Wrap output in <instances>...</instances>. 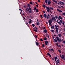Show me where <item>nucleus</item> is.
<instances>
[{"mask_svg": "<svg viewBox=\"0 0 65 65\" xmlns=\"http://www.w3.org/2000/svg\"><path fill=\"white\" fill-rule=\"evenodd\" d=\"M40 16L41 17V18H42H42H43L42 16V15H40Z\"/></svg>", "mask_w": 65, "mask_h": 65, "instance_id": "nucleus-50", "label": "nucleus"}, {"mask_svg": "<svg viewBox=\"0 0 65 65\" xmlns=\"http://www.w3.org/2000/svg\"><path fill=\"white\" fill-rule=\"evenodd\" d=\"M51 23H49V24L50 25V26H52V24H51Z\"/></svg>", "mask_w": 65, "mask_h": 65, "instance_id": "nucleus-33", "label": "nucleus"}, {"mask_svg": "<svg viewBox=\"0 0 65 65\" xmlns=\"http://www.w3.org/2000/svg\"><path fill=\"white\" fill-rule=\"evenodd\" d=\"M48 50L49 52H51V49H49Z\"/></svg>", "mask_w": 65, "mask_h": 65, "instance_id": "nucleus-37", "label": "nucleus"}, {"mask_svg": "<svg viewBox=\"0 0 65 65\" xmlns=\"http://www.w3.org/2000/svg\"><path fill=\"white\" fill-rule=\"evenodd\" d=\"M48 17H49V18H51V16L50 15V14H48Z\"/></svg>", "mask_w": 65, "mask_h": 65, "instance_id": "nucleus-35", "label": "nucleus"}, {"mask_svg": "<svg viewBox=\"0 0 65 65\" xmlns=\"http://www.w3.org/2000/svg\"><path fill=\"white\" fill-rule=\"evenodd\" d=\"M51 51H52L53 52H54V50L53 48H52L51 49Z\"/></svg>", "mask_w": 65, "mask_h": 65, "instance_id": "nucleus-25", "label": "nucleus"}, {"mask_svg": "<svg viewBox=\"0 0 65 65\" xmlns=\"http://www.w3.org/2000/svg\"><path fill=\"white\" fill-rule=\"evenodd\" d=\"M30 4H32V2H30Z\"/></svg>", "mask_w": 65, "mask_h": 65, "instance_id": "nucleus-54", "label": "nucleus"}, {"mask_svg": "<svg viewBox=\"0 0 65 65\" xmlns=\"http://www.w3.org/2000/svg\"><path fill=\"white\" fill-rule=\"evenodd\" d=\"M53 1L54 2H55L57 4H58V2L57 1H55V0H53Z\"/></svg>", "mask_w": 65, "mask_h": 65, "instance_id": "nucleus-11", "label": "nucleus"}, {"mask_svg": "<svg viewBox=\"0 0 65 65\" xmlns=\"http://www.w3.org/2000/svg\"><path fill=\"white\" fill-rule=\"evenodd\" d=\"M56 38L58 41H59V42H61V41H62V40L61 39H60V38L58 37H56Z\"/></svg>", "mask_w": 65, "mask_h": 65, "instance_id": "nucleus-2", "label": "nucleus"}, {"mask_svg": "<svg viewBox=\"0 0 65 65\" xmlns=\"http://www.w3.org/2000/svg\"><path fill=\"white\" fill-rule=\"evenodd\" d=\"M62 24L63 25H64V24H64V23L63 22H62Z\"/></svg>", "mask_w": 65, "mask_h": 65, "instance_id": "nucleus-57", "label": "nucleus"}, {"mask_svg": "<svg viewBox=\"0 0 65 65\" xmlns=\"http://www.w3.org/2000/svg\"><path fill=\"white\" fill-rule=\"evenodd\" d=\"M62 59H63H63H64V60H65V59L64 58V57H63V56H62Z\"/></svg>", "mask_w": 65, "mask_h": 65, "instance_id": "nucleus-23", "label": "nucleus"}, {"mask_svg": "<svg viewBox=\"0 0 65 65\" xmlns=\"http://www.w3.org/2000/svg\"><path fill=\"white\" fill-rule=\"evenodd\" d=\"M58 36H59V37H61V34H59L58 35Z\"/></svg>", "mask_w": 65, "mask_h": 65, "instance_id": "nucleus-27", "label": "nucleus"}, {"mask_svg": "<svg viewBox=\"0 0 65 65\" xmlns=\"http://www.w3.org/2000/svg\"><path fill=\"white\" fill-rule=\"evenodd\" d=\"M47 19H48L49 18V17H48L47 16Z\"/></svg>", "mask_w": 65, "mask_h": 65, "instance_id": "nucleus-58", "label": "nucleus"}, {"mask_svg": "<svg viewBox=\"0 0 65 65\" xmlns=\"http://www.w3.org/2000/svg\"><path fill=\"white\" fill-rule=\"evenodd\" d=\"M55 18H56V19H58V17H57V16H56L55 17Z\"/></svg>", "mask_w": 65, "mask_h": 65, "instance_id": "nucleus-51", "label": "nucleus"}, {"mask_svg": "<svg viewBox=\"0 0 65 65\" xmlns=\"http://www.w3.org/2000/svg\"><path fill=\"white\" fill-rule=\"evenodd\" d=\"M43 32L44 33H47V30L46 29H45L43 30Z\"/></svg>", "mask_w": 65, "mask_h": 65, "instance_id": "nucleus-15", "label": "nucleus"}, {"mask_svg": "<svg viewBox=\"0 0 65 65\" xmlns=\"http://www.w3.org/2000/svg\"><path fill=\"white\" fill-rule=\"evenodd\" d=\"M48 23H52L53 22V21L52 20V19H50V20H49L48 21Z\"/></svg>", "mask_w": 65, "mask_h": 65, "instance_id": "nucleus-4", "label": "nucleus"}, {"mask_svg": "<svg viewBox=\"0 0 65 65\" xmlns=\"http://www.w3.org/2000/svg\"><path fill=\"white\" fill-rule=\"evenodd\" d=\"M43 7H44V8H45V5L44 4H43Z\"/></svg>", "mask_w": 65, "mask_h": 65, "instance_id": "nucleus-20", "label": "nucleus"}, {"mask_svg": "<svg viewBox=\"0 0 65 65\" xmlns=\"http://www.w3.org/2000/svg\"><path fill=\"white\" fill-rule=\"evenodd\" d=\"M60 22L61 23H62V21L61 20H60Z\"/></svg>", "mask_w": 65, "mask_h": 65, "instance_id": "nucleus-44", "label": "nucleus"}, {"mask_svg": "<svg viewBox=\"0 0 65 65\" xmlns=\"http://www.w3.org/2000/svg\"><path fill=\"white\" fill-rule=\"evenodd\" d=\"M29 21L30 22H32V20H31V19H29Z\"/></svg>", "mask_w": 65, "mask_h": 65, "instance_id": "nucleus-49", "label": "nucleus"}, {"mask_svg": "<svg viewBox=\"0 0 65 65\" xmlns=\"http://www.w3.org/2000/svg\"><path fill=\"white\" fill-rule=\"evenodd\" d=\"M34 30L35 31V32H37V30L34 29Z\"/></svg>", "mask_w": 65, "mask_h": 65, "instance_id": "nucleus-48", "label": "nucleus"}, {"mask_svg": "<svg viewBox=\"0 0 65 65\" xmlns=\"http://www.w3.org/2000/svg\"><path fill=\"white\" fill-rule=\"evenodd\" d=\"M34 10H36V7H35L34 8Z\"/></svg>", "mask_w": 65, "mask_h": 65, "instance_id": "nucleus-38", "label": "nucleus"}, {"mask_svg": "<svg viewBox=\"0 0 65 65\" xmlns=\"http://www.w3.org/2000/svg\"><path fill=\"white\" fill-rule=\"evenodd\" d=\"M59 18H60V19H62V17H61V16H59Z\"/></svg>", "mask_w": 65, "mask_h": 65, "instance_id": "nucleus-29", "label": "nucleus"}, {"mask_svg": "<svg viewBox=\"0 0 65 65\" xmlns=\"http://www.w3.org/2000/svg\"><path fill=\"white\" fill-rule=\"evenodd\" d=\"M29 24H31V21H29Z\"/></svg>", "mask_w": 65, "mask_h": 65, "instance_id": "nucleus-55", "label": "nucleus"}, {"mask_svg": "<svg viewBox=\"0 0 65 65\" xmlns=\"http://www.w3.org/2000/svg\"><path fill=\"white\" fill-rule=\"evenodd\" d=\"M54 27H55V29L56 31V33H57V34H58V33H59V32H58V25L57 26L56 25H55Z\"/></svg>", "mask_w": 65, "mask_h": 65, "instance_id": "nucleus-1", "label": "nucleus"}, {"mask_svg": "<svg viewBox=\"0 0 65 65\" xmlns=\"http://www.w3.org/2000/svg\"><path fill=\"white\" fill-rule=\"evenodd\" d=\"M51 31L52 32H54V30H51Z\"/></svg>", "mask_w": 65, "mask_h": 65, "instance_id": "nucleus-52", "label": "nucleus"}, {"mask_svg": "<svg viewBox=\"0 0 65 65\" xmlns=\"http://www.w3.org/2000/svg\"><path fill=\"white\" fill-rule=\"evenodd\" d=\"M29 10H31V9L30 7H29Z\"/></svg>", "mask_w": 65, "mask_h": 65, "instance_id": "nucleus-43", "label": "nucleus"}, {"mask_svg": "<svg viewBox=\"0 0 65 65\" xmlns=\"http://www.w3.org/2000/svg\"><path fill=\"white\" fill-rule=\"evenodd\" d=\"M58 51L60 53H61V51H60V50H58Z\"/></svg>", "mask_w": 65, "mask_h": 65, "instance_id": "nucleus-41", "label": "nucleus"}, {"mask_svg": "<svg viewBox=\"0 0 65 65\" xmlns=\"http://www.w3.org/2000/svg\"><path fill=\"white\" fill-rule=\"evenodd\" d=\"M40 41H43V40H42V39L41 38L40 39Z\"/></svg>", "mask_w": 65, "mask_h": 65, "instance_id": "nucleus-34", "label": "nucleus"}, {"mask_svg": "<svg viewBox=\"0 0 65 65\" xmlns=\"http://www.w3.org/2000/svg\"><path fill=\"white\" fill-rule=\"evenodd\" d=\"M42 46L43 47H44V46H44V44H42Z\"/></svg>", "mask_w": 65, "mask_h": 65, "instance_id": "nucleus-28", "label": "nucleus"}, {"mask_svg": "<svg viewBox=\"0 0 65 65\" xmlns=\"http://www.w3.org/2000/svg\"><path fill=\"white\" fill-rule=\"evenodd\" d=\"M58 7L59 8H61V7H60V6H58Z\"/></svg>", "mask_w": 65, "mask_h": 65, "instance_id": "nucleus-47", "label": "nucleus"}, {"mask_svg": "<svg viewBox=\"0 0 65 65\" xmlns=\"http://www.w3.org/2000/svg\"><path fill=\"white\" fill-rule=\"evenodd\" d=\"M63 43H64V44H65V41L64 40L63 41Z\"/></svg>", "mask_w": 65, "mask_h": 65, "instance_id": "nucleus-53", "label": "nucleus"}, {"mask_svg": "<svg viewBox=\"0 0 65 65\" xmlns=\"http://www.w3.org/2000/svg\"><path fill=\"white\" fill-rule=\"evenodd\" d=\"M28 12H29V13H32V11H31V10H30V11H28Z\"/></svg>", "mask_w": 65, "mask_h": 65, "instance_id": "nucleus-22", "label": "nucleus"}, {"mask_svg": "<svg viewBox=\"0 0 65 65\" xmlns=\"http://www.w3.org/2000/svg\"><path fill=\"white\" fill-rule=\"evenodd\" d=\"M43 13H45V11H43Z\"/></svg>", "mask_w": 65, "mask_h": 65, "instance_id": "nucleus-64", "label": "nucleus"}, {"mask_svg": "<svg viewBox=\"0 0 65 65\" xmlns=\"http://www.w3.org/2000/svg\"><path fill=\"white\" fill-rule=\"evenodd\" d=\"M36 45H37V46H38V44H39L38 43V42H36Z\"/></svg>", "mask_w": 65, "mask_h": 65, "instance_id": "nucleus-17", "label": "nucleus"}, {"mask_svg": "<svg viewBox=\"0 0 65 65\" xmlns=\"http://www.w3.org/2000/svg\"><path fill=\"white\" fill-rule=\"evenodd\" d=\"M48 1H47V0H45V2L46 4H47Z\"/></svg>", "mask_w": 65, "mask_h": 65, "instance_id": "nucleus-18", "label": "nucleus"}, {"mask_svg": "<svg viewBox=\"0 0 65 65\" xmlns=\"http://www.w3.org/2000/svg\"><path fill=\"white\" fill-rule=\"evenodd\" d=\"M38 2H40V0H38Z\"/></svg>", "mask_w": 65, "mask_h": 65, "instance_id": "nucleus-56", "label": "nucleus"}, {"mask_svg": "<svg viewBox=\"0 0 65 65\" xmlns=\"http://www.w3.org/2000/svg\"><path fill=\"white\" fill-rule=\"evenodd\" d=\"M51 29H55V27H54V26H51Z\"/></svg>", "mask_w": 65, "mask_h": 65, "instance_id": "nucleus-13", "label": "nucleus"}, {"mask_svg": "<svg viewBox=\"0 0 65 65\" xmlns=\"http://www.w3.org/2000/svg\"><path fill=\"white\" fill-rule=\"evenodd\" d=\"M19 10H20V11L21 12H23V11H22V9H19Z\"/></svg>", "mask_w": 65, "mask_h": 65, "instance_id": "nucleus-31", "label": "nucleus"}, {"mask_svg": "<svg viewBox=\"0 0 65 65\" xmlns=\"http://www.w3.org/2000/svg\"><path fill=\"white\" fill-rule=\"evenodd\" d=\"M35 29H36V30H37V28L36 27H35Z\"/></svg>", "mask_w": 65, "mask_h": 65, "instance_id": "nucleus-62", "label": "nucleus"}, {"mask_svg": "<svg viewBox=\"0 0 65 65\" xmlns=\"http://www.w3.org/2000/svg\"><path fill=\"white\" fill-rule=\"evenodd\" d=\"M54 41L55 42H57V39H54Z\"/></svg>", "mask_w": 65, "mask_h": 65, "instance_id": "nucleus-14", "label": "nucleus"}, {"mask_svg": "<svg viewBox=\"0 0 65 65\" xmlns=\"http://www.w3.org/2000/svg\"><path fill=\"white\" fill-rule=\"evenodd\" d=\"M56 45H57V46H59V45H58V43H57V44H56Z\"/></svg>", "mask_w": 65, "mask_h": 65, "instance_id": "nucleus-45", "label": "nucleus"}, {"mask_svg": "<svg viewBox=\"0 0 65 65\" xmlns=\"http://www.w3.org/2000/svg\"><path fill=\"white\" fill-rule=\"evenodd\" d=\"M46 36H47V37H48V38H49V36H48V34H46Z\"/></svg>", "mask_w": 65, "mask_h": 65, "instance_id": "nucleus-21", "label": "nucleus"}, {"mask_svg": "<svg viewBox=\"0 0 65 65\" xmlns=\"http://www.w3.org/2000/svg\"><path fill=\"white\" fill-rule=\"evenodd\" d=\"M59 2L60 4L64 5V4H65L64 2Z\"/></svg>", "mask_w": 65, "mask_h": 65, "instance_id": "nucleus-9", "label": "nucleus"}, {"mask_svg": "<svg viewBox=\"0 0 65 65\" xmlns=\"http://www.w3.org/2000/svg\"><path fill=\"white\" fill-rule=\"evenodd\" d=\"M32 27H34L35 26V25L34 24H32Z\"/></svg>", "mask_w": 65, "mask_h": 65, "instance_id": "nucleus-39", "label": "nucleus"}, {"mask_svg": "<svg viewBox=\"0 0 65 65\" xmlns=\"http://www.w3.org/2000/svg\"><path fill=\"white\" fill-rule=\"evenodd\" d=\"M36 3L37 4V5H36V6H37V7H38V4H37V3Z\"/></svg>", "mask_w": 65, "mask_h": 65, "instance_id": "nucleus-42", "label": "nucleus"}, {"mask_svg": "<svg viewBox=\"0 0 65 65\" xmlns=\"http://www.w3.org/2000/svg\"><path fill=\"white\" fill-rule=\"evenodd\" d=\"M28 6V7H30V5L29 4H27Z\"/></svg>", "mask_w": 65, "mask_h": 65, "instance_id": "nucleus-36", "label": "nucleus"}, {"mask_svg": "<svg viewBox=\"0 0 65 65\" xmlns=\"http://www.w3.org/2000/svg\"><path fill=\"white\" fill-rule=\"evenodd\" d=\"M47 55L48 56H50L51 57V55H50V54L48 52L47 53Z\"/></svg>", "mask_w": 65, "mask_h": 65, "instance_id": "nucleus-16", "label": "nucleus"}, {"mask_svg": "<svg viewBox=\"0 0 65 65\" xmlns=\"http://www.w3.org/2000/svg\"><path fill=\"white\" fill-rule=\"evenodd\" d=\"M57 59V57H55V61H56Z\"/></svg>", "mask_w": 65, "mask_h": 65, "instance_id": "nucleus-19", "label": "nucleus"}, {"mask_svg": "<svg viewBox=\"0 0 65 65\" xmlns=\"http://www.w3.org/2000/svg\"><path fill=\"white\" fill-rule=\"evenodd\" d=\"M44 40H47V38L45 37L44 38Z\"/></svg>", "mask_w": 65, "mask_h": 65, "instance_id": "nucleus-24", "label": "nucleus"}, {"mask_svg": "<svg viewBox=\"0 0 65 65\" xmlns=\"http://www.w3.org/2000/svg\"><path fill=\"white\" fill-rule=\"evenodd\" d=\"M36 12H38V10L36 9Z\"/></svg>", "mask_w": 65, "mask_h": 65, "instance_id": "nucleus-46", "label": "nucleus"}, {"mask_svg": "<svg viewBox=\"0 0 65 65\" xmlns=\"http://www.w3.org/2000/svg\"><path fill=\"white\" fill-rule=\"evenodd\" d=\"M60 60L59 59H58L56 61V64H58L59 63V62H60Z\"/></svg>", "mask_w": 65, "mask_h": 65, "instance_id": "nucleus-3", "label": "nucleus"}, {"mask_svg": "<svg viewBox=\"0 0 65 65\" xmlns=\"http://www.w3.org/2000/svg\"><path fill=\"white\" fill-rule=\"evenodd\" d=\"M48 43V42L47 41H45V44L46 45H47V43Z\"/></svg>", "mask_w": 65, "mask_h": 65, "instance_id": "nucleus-7", "label": "nucleus"}, {"mask_svg": "<svg viewBox=\"0 0 65 65\" xmlns=\"http://www.w3.org/2000/svg\"><path fill=\"white\" fill-rule=\"evenodd\" d=\"M35 37H36V38H37V36L35 35Z\"/></svg>", "mask_w": 65, "mask_h": 65, "instance_id": "nucleus-63", "label": "nucleus"}, {"mask_svg": "<svg viewBox=\"0 0 65 65\" xmlns=\"http://www.w3.org/2000/svg\"><path fill=\"white\" fill-rule=\"evenodd\" d=\"M60 56L61 58H62V56H61V55H60Z\"/></svg>", "mask_w": 65, "mask_h": 65, "instance_id": "nucleus-61", "label": "nucleus"}, {"mask_svg": "<svg viewBox=\"0 0 65 65\" xmlns=\"http://www.w3.org/2000/svg\"><path fill=\"white\" fill-rule=\"evenodd\" d=\"M52 20L53 21H56V19L55 17H52Z\"/></svg>", "mask_w": 65, "mask_h": 65, "instance_id": "nucleus-6", "label": "nucleus"}, {"mask_svg": "<svg viewBox=\"0 0 65 65\" xmlns=\"http://www.w3.org/2000/svg\"><path fill=\"white\" fill-rule=\"evenodd\" d=\"M48 5H50L51 3V1H50V0H48Z\"/></svg>", "mask_w": 65, "mask_h": 65, "instance_id": "nucleus-10", "label": "nucleus"}, {"mask_svg": "<svg viewBox=\"0 0 65 65\" xmlns=\"http://www.w3.org/2000/svg\"><path fill=\"white\" fill-rule=\"evenodd\" d=\"M58 23L59 24V25H61V23H60V21H59L58 22Z\"/></svg>", "mask_w": 65, "mask_h": 65, "instance_id": "nucleus-30", "label": "nucleus"}, {"mask_svg": "<svg viewBox=\"0 0 65 65\" xmlns=\"http://www.w3.org/2000/svg\"><path fill=\"white\" fill-rule=\"evenodd\" d=\"M61 6L62 8H64V7H63V6Z\"/></svg>", "mask_w": 65, "mask_h": 65, "instance_id": "nucleus-60", "label": "nucleus"}, {"mask_svg": "<svg viewBox=\"0 0 65 65\" xmlns=\"http://www.w3.org/2000/svg\"><path fill=\"white\" fill-rule=\"evenodd\" d=\"M58 19L59 20H60V18H58Z\"/></svg>", "mask_w": 65, "mask_h": 65, "instance_id": "nucleus-59", "label": "nucleus"}, {"mask_svg": "<svg viewBox=\"0 0 65 65\" xmlns=\"http://www.w3.org/2000/svg\"><path fill=\"white\" fill-rule=\"evenodd\" d=\"M43 17L44 18H46V19L47 18V15H46V14H44Z\"/></svg>", "mask_w": 65, "mask_h": 65, "instance_id": "nucleus-8", "label": "nucleus"}, {"mask_svg": "<svg viewBox=\"0 0 65 65\" xmlns=\"http://www.w3.org/2000/svg\"><path fill=\"white\" fill-rule=\"evenodd\" d=\"M57 10L58 11H59V12H62V11L60 10L59 9H57Z\"/></svg>", "mask_w": 65, "mask_h": 65, "instance_id": "nucleus-12", "label": "nucleus"}, {"mask_svg": "<svg viewBox=\"0 0 65 65\" xmlns=\"http://www.w3.org/2000/svg\"><path fill=\"white\" fill-rule=\"evenodd\" d=\"M50 9H52V10H54V8H51V7H50Z\"/></svg>", "mask_w": 65, "mask_h": 65, "instance_id": "nucleus-40", "label": "nucleus"}, {"mask_svg": "<svg viewBox=\"0 0 65 65\" xmlns=\"http://www.w3.org/2000/svg\"><path fill=\"white\" fill-rule=\"evenodd\" d=\"M36 24H37V25L38 26V25H39V22H37Z\"/></svg>", "mask_w": 65, "mask_h": 65, "instance_id": "nucleus-26", "label": "nucleus"}, {"mask_svg": "<svg viewBox=\"0 0 65 65\" xmlns=\"http://www.w3.org/2000/svg\"><path fill=\"white\" fill-rule=\"evenodd\" d=\"M46 9L47 10V11L48 12H49V10H50V8L47 6L46 7Z\"/></svg>", "mask_w": 65, "mask_h": 65, "instance_id": "nucleus-5", "label": "nucleus"}, {"mask_svg": "<svg viewBox=\"0 0 65 65\" xmlns=\"http://www.w3.org/2000/svg\"><path fill=\"white\" fill-rule=\"evenodd\" d=\"M62 14L63 15H65V13H62Z\"/></svg>", "mask_w": 65, "mask_h": 65, "instance_id": "nucleus-32", "label": "nucleus"}]
</instances>
